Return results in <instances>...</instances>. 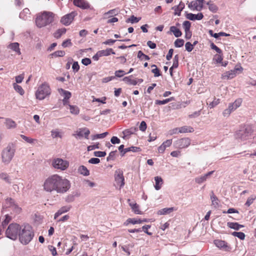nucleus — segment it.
<instances>
[{"label": "nucleus", "instance_id": "1", "mask_svg": "<svg viewBox=\"0 0 256 256\" xmlns=\"http://www.w3.org/2000/svg\"><path fill=\"white\" fill-rule=\"evenodd\" d=\"M70 187V181L58 174L48 177L44 184V188L46 191L48 192L56 191L58 194L66 192Z\"/></svg>", "mask_w": 256, "mask_h": 256}, {"label": "nucleus", "instance_id": "2", "mask_svg": "<svg viewBox=\"0 0 256 256\" xmlns=\"http://www.w3.org/2000/svg\"><path fill=\"white\" fill-rule=\"evenodd\" d=\"M34 232L32 228L28 224L21 226L19 233L20 242L24 245L28 244L34 236Z\"/></svg>", "mask_w": 256, "mask_h": 256}, {"label": "nucleus", "instance_id": "3", "mask_svg": "<svg viewBox=\"0 0 256 256\" xmlns=\"http://www.w3.org/2000/svg\"><path fill=\"white\" fill-rule=\"evenodd\" d=\"M54 14L50 12H44L42 13L38 14L36 18V24L38 27H44L54 21Z\"/></svg>", "mask_w": 256, "mask_h": 256}, {"label": "nucleus", "instance_id": "4", "mask_svg": "<svg viewBox=\"0 0 256 256\" xmlns=\"http://www.w3.org/2000/svg\"><path fill=\"white\" fill-rule=\"evenodd\" d=\"M252 132V126L250 125H246L236 131L235 133L234 136L236 139L244 141L248 138Z\"/></svg>", "mask_w": 256, "mask_h": 256}, {"label": "nucleus", "instance_id": "5", "mask_svg": "<svg viewBox=\"0 0 256 256\" xmlns=\"http://www.w3.org/2000/svg\"><path fill=\"white\" fill-rule=\"evenodd\" d=\"M15 153L13 146L8 145L2 152V162L6 164H8L12 160Z\"/></svg>", "mask_w": 256, "mask_h": 256}, {"label": "nucleus", "instance_id": "6", "mask_svg": "<svg viewBox=\"0 0 256 256\" xmlns=\"http://www.w3.org/2000/svg\"><path fill=\"white\" fill-rule=\"evenodd\" d=\"M21 226L16 223L10 224L6 231V236L12 240H16L19 235Z\"/></svg>", "mask_w": 256, "mask_h": 256}, {"label": "nucleus", "instance_id": "7", "mask_svg": "<svg viewBox=\"0 0 256 256\" xmlns=\"http://www.w3.org/2000/svg\"><path fill=\"white\" fill-rule=\"evenodd\" d=\"M50 94V88L46 84H43L40 86L36 93V97L40 100H44Z\"/></svg>", "mask_w": 256, "mask_h": 256}, {"label": "nucleus", "instance_id": "8", "mask_svg": "<svg viewBox=\"0 0 256 256\" xmlns=\"http://www.w3.org/2000/svg\"><path fill=\"white\" fill-rule=\"evenodd\" d=\"M52 165L54 168L64 170L68 168L69 162L62 158H56L52 160Z\"/></svg>", "mask_w": 256, "mask_h": 256}, {"label": "nucleus", "instance_id": "9", "mask_svg": "<svg viewBox=\"0 0 256 256\" xmlns=\"http://www.w3.org/2000/svg\"><path fill=\"white\" fill-rule=\"evenodd\" d=\"M10 208L16 213L18 214L21 212V208H20L17 204L15 203L14 200L10 198L6 199L3 206V208Z\"/></svg>", "mask_w": 256, "mask_h": 256}, {"label": "nucleus", "instance_id": "10", "mask_svg": "<svg viewBox=\"0 0 256 256\" xmlns=\"http://www.w3.org/2000/svg\"><path fill=\"white\" fill-rule=\"evenodd\" d=\"M214 244L220 250L224 252H230L232 248L231 246L226 241L222 240H215Z\"/></svg>", "mask_w": 256, "mask_h": 256}, {"label": "nucleus", "instance_id": "11", "mask_svg": "<svg viewBox=\"0 0 256 256\" xmlns=\"http://www.w3.org/2000/svg\"><path fill=\"white\" fill-rule=\"evenodd\" d=\"M191 140L188 138H180L174 142V146L178 148L182 149L188 147L190 144Z\"/></svg>", "mask_w": 256, "mask_h": 256}, {"label": "nucleus", "instance_id": "12", "mask_svg": "<svg viewBox=\"0 0 256 256\" xmlns=\"http://www.w3.org/2000/svg\"><path fill=\"white\" fill-rule=\"evenodd\" d=\"M77 15V12L73 11L70 14L63 16L60 19V22L64 26H69L73 21L74 18Z\"/></svg>", "mask_w": 256, "mask_h": 256}, {"label": "nucleus", "instance_id": "13", "mask_svg": "<svg viewBox=\"0 0 256 256\" xmlns=\"http://www.w3.org/2000/svg\"><path fill=\"white\" fill-rule=\"evenodd\" d=\"M114 179L116 184L121 188L124 185V178L122 172L120 170H116L114 174Z\"/></svg>", "mask_w": 256, "mask_h": 256}, {"label": "nucleus", "instance_id": "14", "mask_svg": "<svg viewBox=\"0 0 256 256\" xmlns=\"http://www.w3.org/2000/svg\"><path fill=\"white\" fill-rule=\"evenodd\" d=\"M243 70L242 66L239 68L235 67L234 70L224 72L222 74V78L224 80L232 79L236 76V72L237 71H242Z\"/></svg>", "mask_w": 256, "mask_h": 256}, {"label": "nucleus", "instance_id": "15", "mask_svg": "<svg viewBox=\"0 0 256 256\" xmlns=\"http://www.w3.org/2000/svg\"><path fill=\"white\" fill-rule=\"evenodd\" d=\"M73 2L74 6L82 9H88L90 7L89 3L84 0H74Z\"/></svg>", "mask_w": 256, "mask_h": 256}, {"label": "nucleus", "instance_id": "16", "mask_svg": "<svg viewBox=\"0 0 256 256\" xmlns=\"http://www.w3.org/2000/svg\"><path fill=\"white\" fill-rule=\"evenodd\" d=\"M172 139H170L163 142V143L158 147V152L160 154H163L165 150L172 145Z\"/></svg>", "mask_w": 256, "mask_h": 256}, {"label": "nucleus", "instance_id": "17", "mask_svg": "<svg viewBox=\"0 0 256 256\" xmlns=\"http://www.w3.org/2000/svg\"><path fill=\"white\" fill-rule=\"evenodd\" d=\"M242 102V98H238L236 99L233 103L230 104L228 107V110L229 112H231L232 111L236 110L240 106Z\"/></svg>", "mask_w": 256, "mask_h": 256}, {"label": "nucleus", "instance_id": "18", "mask_svg": "<svg viewBox=\"0 0 256 256\" xmlns=\"http://www.w3.org/2000/svg\"><path fill=\"white\" fill-rule=\"evenodd\" d=\"M214 171H210L208 172L207 174H204V175L201 176H200L197 177L195 178V182L199 184H200L208 179V178L213 173Z\"/></svg>", "mask_w": 256, "mask_h": 256}, {"label": "nucleus", "instance_id": "19", "mask_svg": "<svg viewBox=\"0 0 256 256\" xmlns=\"http://www.w3.org/2000/svg\"><path fill=\"white\" fill-rule=\"evenodd\" d=\"M204 17L202 12L196 14L192 13H188L186 15V18L190 20H201Z\"/></svg>", "mask_w": 256, "mask_h": 256}, {"label": "nucleus", "instance_id": "20", "mask_svg": "<svg viewBox=\"0 0 256 256\" xmlns=\"http://www.w3.org/2000/svg\"><path fill=\"white\" fill-rule=\"evenodd\" d=\"M71 208V206H66L60 208L58 212L54 214V219H56L60 216L68 212Z\"/></svg>", "mask_w": 256, "mask_h": 256}, {"label": "nucleus", "instance_id": "21", "mask_svg": "<svg viewBox=\"0 0 256 256\" xmlns=\"http://www.w3.org/2000/svg\"><path fill=\"white\" fill-rule=\"evenodd\" d=\"M188 6L190 10H193L200 11L202 10V6L198 5V0H197L191 2L188 4Z\"/></svg>", "mask_w": 256, "mask_h": 256}, {"label": "nucleus", "instance_id": "22", "mask_svg": "<svg viewBox=\"0 0 256 256\" xmlns=\"http://www.w3.org/2000/svg\"><path fill=\"white\" fill-rule=\"evenodd\" d=\"M138 129L136 127H132L130 128L126 129L122 132L124 134V138L129 137L132 134H134Z\"/></svg>", "mask_w": 256, "mask_h": 256}, {"label": "nucleus", "instance_id": "23", "mask_svg": "<svg viewBox=\"0 0 256 256\" xmlns=\"http://www.w3.org/2000/svg\"><path fill=\"white\" fill-rule=\"evenodd\" d=\"M155 185L154 188L156 190H160L163 184V180L160 176H156L154 177Z\"/></svg>", "mask_w": 256, "mask_h": 256}, {"label": "nucleus", "instance_id": "24", "mask_svg": "<svg viewBox=\"0 0 256 256\" xmlns=\"http://www.w3.org/2000/svg\"><path fill=\"white\" fill-rule=\"evenodd\" d=\"M184 8V3L180 2L179 5L174 6L172 8V9L174 10V15H178L180 16V12Z\"/></svg>", "mask_w": 256, "mask_h": 256}, {"label": "nucleus", "instance_id": "25", "mask_svg": "<svg viewBox=\"0 0 256 256\" xmlns=\"http://www.w3.org/2000/svg\"><path fill=\"white\" fill-rule=\"evenodd\" d=\"M227 226L230 228L235 230H239L241 228L244 227V225L240 224L238 222H228L227 223Z\"/></svg>", "mask_w": 256, "mask_h": 256}, {"label": "nucleus", "instance_id": "26", "mask_svg": "<svg viewBox=\"0 0 256 256\" xmlns=\"http://www.w3.org/2000/svg\"><path fill=\"white\" fill-rule=\"evenodd\" d=\"M141 150V149L139 147L132 146L130 148H124V152L122 154V156H124V154L128 152H139Z\"/></svg>", "mask_w": 256, "mask_h": 256}, {"label": "nucleus", "instance_id": "27", "mask_svg": "<svg viewBox=\"0 0 256 256\" xmlns=\"http://www.w3.org/2000/svg\"><path fill=\"white\" fill-rule=\"evenodd\" d=\"M78 172L84 176L90 175L89 170L84 166H80L78 169Z\"/></svg>", "mask_w": 256, "mask_h": 256}, {"label": "nucleus", "instance_id": "28", "mask_svg": "<svg viewBox=\"0 0 256 256\" xmlns=\"http://www.w3.org/2000/svg\"><path fill=\"white\" fill-rule=\"evenodd\" d=\"M59 91L61 92H62V94L64 96V98L63 100V102H64V104H65L68 102V100L71 96V93L70 92L65 90L62 88H60V90H59Z\"/></svg>", "mask_w": 256, "mask_h": 256}, {"label": "nucleus", "instance_id": "29", "mask_svg": "<svg viewBox=\"0 0 256 256\" xmlns=\"http://www.w3.org/2000/svg\"><path fill=\"white\" fill-rule=\"evenodd\" d=\"M174 210V208H166L159 210L158 214L160 215L167 214L172 212Z\"/></svg>", "mask_w": 256, "mask_h": 256}, {"label": "nucleus", "instance_id": "30", "mask_svg": "<svg viewBox=\"0 0 256 256\" xmlns=\"http://www.w3.org/2000/svg\"><path fill=\"white\" fill-rule=\"evenodd\" d=\"M8 48L16 52L18 54H20L21 52L19 48V44L18 42H14L10 44H9Z\"/></svg>", "mask_w": 256, "mask_h": 256}, {"label": "nucleus", "instance_id": "31", "mask_svg": "<svg viewBox=\"0 0 256 256\" xmlns=\"http://www.w3.org/2000/svg\"><path fill=\"white\" fill-rule=\"evenodd\" d=\"M194 129L190 126H185L180 128V133L192 132Z\"/></svg>", "mask_w": 256, "mask_h": 256}, {"label": "nucleus", "instance_id": "32", "mask_svg": "<svg viewBox=\"0 0 256 256\" xmlns=\"http://www.w3.org/2000/svg\"><path fill=\"white\" fill-rule=\"evenodd\" d=\"M101 55V56H108L112 54H114L115 52L111 48H108L105 50H99Z\"/></svg>", "mask_w": 256, "mask_h": 256}, {"label": "nucleus", "instance_id": "33", "mask_svg": "<svg viewBox=\"0 0 256 256\" xmlns=\"http://www.w3.org/2000/svg\"><path fill=\"white\" fill-rule=\"evenodd\" d=\"M170 31L172 32L174 36L176 38L180 36L182 34L181 31L174 26L170 27Z\"/></svg>", "mask_w": 256, "mask_h": 256}, {"label": "nucleus", "instance_id": "34", "mask_svg": "<svg viewBox=\"0 0 256 256\" xmlns=\"http://www.w3.org/2000/svg\"><path fill=\"white\" fill-rule=\"evenodd\" d=\"M129 205L131 207V208L132 209V210L136 214H142L141 211H140V210H139V206L136 203L130 202L129 203Z\"/></svg>", "mask_w": 256, "mask_h": 256}, {"label": "nucleus", "instance_id": "35", "mask_svg": "<svg viewBox=\"0 0 256 256\" xmlns=\"http://www.w3.org/2000/svg\"><path fill=\"white\" fill-rule=\"evenodd\" d=\"M51 136L53 138H62V134L58 129L52 130L51 131Z\"/></svg>", "mask_w": 256, "mask_h": 256}, {"label": "nucleus", "instance_id": "36", "mask_svg": "<svg viewBox=\"0 0 256 256\" xmlns=\"http://www.w3.org/2000/svg\"><path fill=\"white\" fill-rule=\"evenodd\" d=\"M206 4L208 6L210 10L212 12H216L218 10V6L211 1L207 2Z\"/></svg>", "mask_w": 256, "mask_h": 256}, {"label": "nucleus", "instance_id": "37", "mask_svg": "<svg viewBox=\"0 0 256 256\" xmlns=\"http://www.w3.org/2000/svg\"><path fill=\"white\" fill-rule=\"evenodd\" d=\"M66 32V28H62L58 30L54 34V36L55 38H60L62 34H65Z\"/></svg>", "mask_w": 256, "mask_h": 256}, {"label": "nucleus", "instance_id": "38", "mask_svg": "<svg viewBox=\"0 0 256 256\" xmlns=\"http://www.w3.org/2000/svg\"><path fill=\"white\" fill-rule=\"evenodd\" d=\"M141 20V18H137L134 15L130 16L126 20V22H130L132 24H135Z\"/></svg>", "mask_w": 256, "mask_h": 256}, {"label": "nucleus", "instance_id": "39", "mask_svg": "<svg viewBox=\"0 0 256 256\" xmlns=\"http://www.w3.org/2000/svg\"><path fill=\"white\" fill-rule=\"evenodd\" d=\"M123 81L129 84L136 86L138 84V82L136 80L130 78V76H126L123 78Z\"/></svg>", "mask_w": 256, "mask_h": 256}, {"label": "nucleus", "instance_id": "40", "mask_svg": "<svg viewBox=\"0 0 256 256\" xmlns=\"http://www.w3.org/2000/svg\"><path fill=\"white\" fill-rule=\"evenodd\" d=\"M79 195L80 194L78 193L69 194L66 198L65 200L67 202H72L74 200L76 196L78 197L79 196Z\"/></svg>", "mask_w": 256, "mask_h": 256}, {"label": "nucleus", "instance_id": "41", "mask_svg": "<svg viewBox=\"0 0 256 256\" xmlns=\"http://www.w3.org/2000/svg\"><path fill=\"white\" fill-rule=\"evenodd\" d=\"M174 100V97H171L170 98H166V99H165V100H156V102H155V104H158V105H162V104H167L168 102L172 100Z\"/></svg>", "mask_w": 256, "mask_h": 256}, {"label": "nucleus", "instance_id": "42", "mask_svg": "<svg viewBox=\"0 0 256 256\" xmlns=\"http://www.w3.org/2000/svg\"><path fill=\"white\" fill-rule=\"evenodd\" d=\"M108 134V132H104L100 134H96L92 136V140H94L96 139L103 138Z\"/></svg>", "mask_w": 256, "mask_h": 256}, {"label": "nucleus", "instance_id": "43", "mask_svg": "<svg viewBox=\"0 0 256 256\" xmlns=\"http://www.w3.org/2000/svg\"><path fill=\"white\" fill-rule=\"evenodd\" d=\"M232 235L239 238L241 240H244L246 237L245 234L242 232H234L232 233Z\"/></svg>", "mask_w": 256, "mask_h": 256}, {"label": "nucleus", "instance_id": "44", "mask_svg": "<svg viewBox=\"0 0 256 256\" xmlns=\"http://www.w3.org/2000/svg\"><path fill=\"white\" fill-rule=\"evenodd\" d=\"M20 137L26 142L29 144H34L35 142H36L37 140L36 139H34L32 138H30V137H28L24 135H20Z\"/></svg>", "mask_w": 256, "mask_h": 256}, {"label": "nucleus", "instance_id": "45", "mask_svg": "<svg viewBox=\"0 0 256 256\" xmlns=\"http://www.w3.org/2000/svg\"><path fill=\"white\" fill-rule=\"evenodd\" d=\"M14 88L16 92H18L20 95L24 94V90L20 86H19L16 84H14Z\"/></svg>", "mask_w": 256, "mask_h": 256}, {"label": "nucleus", "instance_id": "46", "mask_svg": "<svg viewBox=\"0 0 256 256\" xmlns=\"http://www.w3.org/2000/svg\"><path fill=\"white\" fill-rule=\"evenodd\" d=\"M209 106L208 107L210 108H213L216 106H217L220 102V99L214 98L213 101L210 102L209 101Z\"/></svg>", "mask_w": 256, "mask_h": 256}, {"label": "nucleus", "instance_id": "47", "mask_svg": "<svg viewBox=\"0 0 256 256\" xmlns=\"http://www.w3.org/2000/svg\"><path fill=\"white\" fill-rule=\"evenodd\" d=\"M210 198L212 200V205L214 206L215 208H217L218 206V199L216 196L212 194L210 196Z\"/></svg>", "mask_w": 256, "mask_h": 256}, {"label": "nucleus", "instance_id": "48", "mask_svg": "<svg viewBox=\"0 0 256 256\" xmlns=\"http://www.w3.org/2000/svg\"><path fill=\"white\" fill-rule=\"evenodd\" d=\"M138 58L142 60L144 59L145 60H149L150 57L144 54L141 50H140L138 52Z\"/></svg>", "mask_w": 256, "mask_h": 256}, {"label": "nucleus", "instance_id": "49", "mask_svg": "<svg viewBox=\"0 0 256 256\" xmlns=\"http://www.w3.org/2000/svg\"><path fill=\"white\" fill-rule=\"evenodd\" d=\"M6 124L8 128H14L16 126L15 122L10 119L6 120Z\"/></svg>", "mask_w": 256, "mask_h": 256}, {"label": "nucleus", "instance_id": "50", "mask_svg": "<svg viewBox=\"0 0 256 256\" xmlns=\"http://www.w3.org/2000/svg\"><path fill=\"white\" fill-rule=\"evenodd\" d=\"M12 218L10 216H8V214L6 215V218L2 223V226L3 227V229H4V227L10 222Z\"/></svg>", "mask_w": 256, "mask_h": 256}, {"label": "nucleus", "instance_id": "51", "mask_svg": "<svg viewBox=\"0 0 256 256\" xmlns=\"http://www.w3.org/2000/svg\"><path fill=\"white\" fill-rule=\"evenodd\" d=\"M184 40L182 39H176L174 42V46L176 48H180L184 46Z\"/></svg>", "mask_w": 256, "mask_h": 256}, {"label": "nucleus", "instance_id": "52", "mask_svg": "<svg viewBox=\"0 0 256 256\" xmlns=\"http://www.w3.org/2000/svg\"><path fill=\"white\" fill-rule=\"evenodd\" d=\"M65 52L64 50H58L54 52L52 54V56L58 57V56H64L65 55Z\"/></svg>", "mask_w": 256, "mask_h": 256}, {"label": "nucleus", "instance_id": "53", "mask_svg": "<svg viewBox=\"0 0 256 256\" xmlns=\"http://www.w3.org/2000/svg\"><path fill=\"white\" fill-rule=\"evenodd\" d=\"M152 67L155 68L152 70V72L154 74L155 77H158L160 75V70L158 68L157 66L155 64H152Z\"/></svg>", "mask_w": 256, "mask_h": 256}, {"label": "nucleus", "instance_id": "54", "mask_svg": "<svg viewBox=\"0 0 256 256\" xmlns=\"http://www.w3.org/2000/svg\"><path fill=\"white\" fill-rule=\"evenodd\" d=\"M178 60L179 56L178 54H176L173 60L172 68H177L178 66Z\"/></svg>", "mask_w": 256, "mask_h": 256}, {"label": "nucleus", "instance_id": "55", "mask_svg": "<svg viewBox=\"0 0 256 256\" xmlns=\"http://www.w3.org/2000/svg\"><path fill=\"white\" fill-rule=\"evenodd\" d=\"M182 26L184 30V31L190 30L191 26V23L188 20L184 21L182 24Z\"/></svg>", "mask_w": 256, "mask_h": 256}, {"label": "nucleus", "instance_id": "56", "mask_svg": "<svg viewBox=\"0 0 256 256\" xmlns=\"http://www.w3.org/2000/svg\"><path fill=\"white\" fill-rule=\"evenodd\" d=\"M126 73L123 70H116L114 72L115 74V77L118 78H121L124 75H125Z\"/></svg>", "mask_w": 256, "mask_h": 256}, {"label": "nucleus", "instance_id": "57", "mask_svg": "<svg viewBox=\"0 0 256 256\" xmlns=\"http://www.w3.org/2000/svg\"><path fill=\"white\" fill-rule=\"evenodd\" d=\"M118 10H117V9H113V10H109L108 12H106L104 14V15H108V14H110L112 16H116L118 14Z\"/></svg>", "mask_w": 256, "mask_h": 256}, {"label": "nucleus", "instance_id": "58", "mask_svg": "<svg viewBox=\"0 0 256 256\" xmlns=\"http://www.w3.org/2000/svg\"><path fill=\"white\" fill-rule=\"evenodd\" d=\"M116 152V150L112 151L109 154L108 156L106 158V160L108 162H110V160H114V156H115V154Z\"/></svg>", "mask_w": 256, "mask_h": 256}, {"label": "nucleus", "instance_id": "59", "mask_svg": "<svg viewBox=\"0 0 256 256\" xmlns=\"http://www.w3.org/2000/svg\"><path fill=\"white\" fill-rule=\"evenodd\" d=\"M214 59L216 63L220 64L222 62L223 58L222 54H218L214 56Z\"/></svg>", "mask_w": 256, "mask_h": 256}, {"label": "nucleus", "instance_id": "60", "mask_svg": "<svg viewBox=\"0 0 256 256\" xmlns=\"http://www.w3.org/2000/svg\"><path fill=\"white\" fill-rule=\"evenodd\" d=\"M150 225H145L144 226L141 228L142 231H144L145 233H146L149 236H152V233L150 232H149L148 230V228H150Z\"/></svg>", "mask_w": 256, "mask_h": 256}, {"label": "nucleus", "instance_id": "61", "mask_svg": "<svg viewBox=\"0 0 256 256\" xmlns=\"http://www.w3.org/2000/svg\"><path fill=\"white\" fill-rule=\"evenodd\" d=\"M256 198V196H251L250 197L248 198L245 204L249 206L252 202H254V200Z\"/></svg>", "mask_w": 256, "mask_h": 256}, {"label": "nucleus", "instance_id": "62", "mask_svg": "<svg viewBox=\"0 0 256 256\" xmlns=\"http://www.w3.org/2000/svg\"><path fill=\"white\" fill-rule=\"evenodd\" d=\"M72 68L74 72H78L80 70V66L78 62H74L72 66Z\"/></svg>", "mask_w": 256, "mask_h": 256}, {"label": "nucleus", "instance_id": "63", "mask_svg": "<svg viewBox=\"0 0 256 256\" xmlns=\"http://www.w3.org/2000/svg\"><path fill=\"white\" fill-rule=\"evenodd\" d=\"M106 155L105 152L102 151H96L94 152V156L96 157H104Z\"/></svg>", "mask_w": 256, "mask_h": 256}, {"label": "nucleus", "instance_id": "64", "mask_svg": "<svg viewBox=\"0 0 256 256\" xmlns=\"http://www.w3.org/2000/svg\"><path fill=\"white\" fill-rule=\"evenodd\" d=\"M83 182L86 186H89L90 188H92L96 186V184L94 182L88 180H84Z\"/></svg>", "mask_w": 256, "mask_h": 256}]
</instances>
